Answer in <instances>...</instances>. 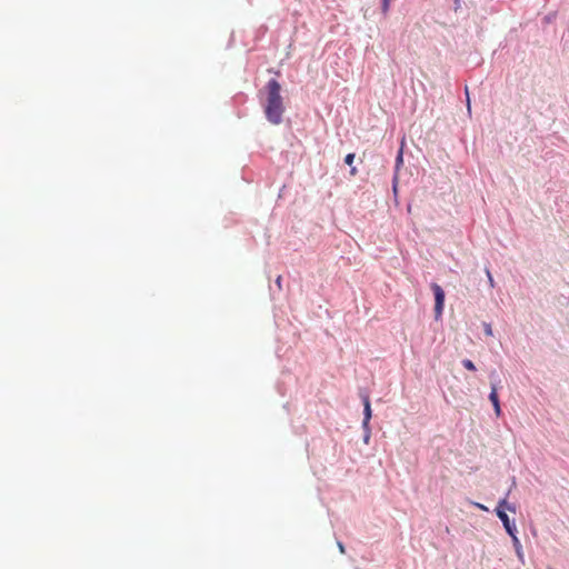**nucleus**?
I'll list each match as a JSON object with an SVG mask.
<instances>
[{"mask_svg":"<svg viewBox=\"0 0 569 569\" xmlns=\"http://www.w3.org/2000/svg\"><path fill=\"white\" fill-rule=\"evenodd\" d=\"M280 90L281 87L277 80L271 79L268 81L266 86L267 98L264 102V113L267 119L273 124H279L282 121V114L284 112Z\"/></svg>","mask_w":569,"mask_h":569,"instance_id":"obj_1","label":"nucleus"},{"mask_svg":"<svg viewBox=\"0 0 569 569\" xmlns=\"http://www.w3.org/2000/svg\"><path fill=\"white\" fill-rule=\"evenodd\" d=\"M505 508H507L508 510H510L512 512L516 511L515 507L509 506L507 500L502 499L497 507V510H496L497 516L502 521L503 527H505L506 531L508 532V535L512 537L515 545H519V540L516 536V527L513 525H511L509 517L505 511Z\"/></svg>","mask_w":569,"mask_h":569,"instance_id":"obj_2","label":"nucleus"},{"mask_svg":"<svg viewBox=\"0 0 569 569\" xmlns=\"http://www.w3.org/2000/svg\"><path fill=\"white\" fill-rule=\"evenodd\" d=\"M431 289L435 295V318L436 320H439L442 316L445 307V291L437 283H432Z\"/></svg>","mask_w":569,"mask_h":569,"instance_id":"obj_3","label":"nucleus"},{"mask_svg":"<svg viewBox=\"0 0 569 569\" xmlns=\"http://www.w3.org/2000/svg\"><path fill=\"white\" fill-rule=\"evenodd\" d=\"M363 421H362V427L363 429H368V426H369V422H370V419H371V406H370V399L368 396H365L363 397Z\"/></svg>","mask_w":569,"mask_h":569,"instance_id":"obj_4","label":"nucleus"},{"mask_svg":"<svg viewBox=\"0 0 569 569\" xmlns=\"http://www.w3.org/2000/svg\"><path fill=\"white\" fill-rule=\"evenodd\" d=\"M489 400L491 401L496 416L499 417L501 415L500 402L498 398L497 387L495 385L491 386V392L489 395Z\"/></svg>","mask_w":569,"mask_h":569,"instance_id":"obj_5","label":"nucleus"},{"mask_svg":"<svg viewBox=\"0 0 569 569\" xmlns=\"http://www.w3.org/2000/svg\"><path fill=\"white\" fill-rule=\"evenodd\" d=\"M462 366L467 369V370H470V371H475L476 370V366L475 363L469 360V359H465L462 360Z\"/></svg>","mask_w":569,"mask_h":569,"instance_id":"obj_6","label":"nucleus"},{"mask_svg":"<svg viewBox=\"0 0 569 569\" xmlns=\"http://www.w3.org/2000/svg\"><path fill=\"white\" fill-rule=\"evenodd\" d=\"M353 160H355V153H348L345 158V162L348 164V166H352L353 163Z\"/></svg>","mask_w":569,"mask_h":569,"instance_id":"obj_7","label":"nucleus"},{"mask_svg":"<svg viewBox=\"0 0 569 569\" xmlns=\"http://www.w3.org/2000/svg\"><path fill=\"white\" fill-rule=\"evenodd\" d=\"M486 274L488 277V281H489L490 287L493 288L495 287V280H493L489 269H486Z\"/></svg>","mask_w":569,"mask_h":569,"instance_id":"obj_8","label":"nucleus"},{"mask_svg":"<svg viewBox=\"0 0 569 569\" xmlns=\"http://www.w3.org/2000/svg\"><path fill=\"white\" fill-rule=\"evenodd\" d=\"M485 332H486L487 336H492L491 325H489V323L485 325Z\"/></svg>","mask_w":569,"mask_h":569,"instance_id":"obj_9","label":"nucleus"},{"mask_svg":"<svg viewBox=\"0 0 569 569\" xmlns=\"http://www.w3.org/2000/svg\"><path fill=\"white\" fill-rule=\"evenodd\" d=\"M390 0H383L382 2V11L386 13L389 10Z\"/></svg>","mask_w":569,"mask_h":569,"instance_id":"obj_10","label":"nucleus"},{"mask_svg":"<svg viewBox=\"0 0 569 569\" xmlns=\"http://www.w3.org/2000/svg\"><path fill=\"white\" fill-rule=\"evenodd\" d=\"M366 430V435H365V443H368L369 442V439H370V428L368 427V429H365Z\"/></svg>","mask_w":569,"mask_h":569,"instance_id":"obj_11","label":"nucleus"},{"mask_svg":"<svg viewBox=\"0 0 569 569\" xmlns=\"http://www.w3.org/2000/svg\"><path fill=\"white\" fill-rule=\"evenodd\" d=\"M402 162V151L399 152L397 158V164H400Z\"/></svg>","mask_w":569,"mask_h":569,"instance_id":"obj_12","label":"nucleus"},{"mask_svg":"<svg viewBox=\"0 0 569 569\" xmlns=\"http://www.w3.org/2000/svg\"><path fill=\"white\" fill-rule=\"evenodd\" d=\"M350 167H351V169H350V174H351V176H356V174H357V168H356V167H352V166H350Z\"/></svg>","mask_w":569,"mask_h":569,"instance_id":"obj_13","label":"nucleus"},{"mask_svg":"<svg viewBox=\"0 0 569 569\" xmlns=\"http://www.w3.org/2000/svg\"><path fill=\"white\" fill-rule=\"evenodd\" d=\"M338 547L341 553H345V546L341 542H338Z\"/></svg>","mask_w":569,"mask_h":569,"instance_id":"obj_14","label":"nucleus"},{"mask_svg":"<svg viewBox=\"0 0 569 569\" xmlns=\"http://www.w3.org/2000/svg\"><path fill=\"white\" fill-rule=\"evenodd\" d=\"M518 548H517V553L519 556V558H522V552L520 550V543L519 545H516Z\"/></svg>","mask_w":569,"mask_h":569,"instance_id":"obj_15","label":"nucleus"},{"mask_svg":"<svg viewBox=\"0 0 569 569\" xmlns=\"http://www.w3.org/2000/svg\"><path fill=\"white\" fill-rule=\"evenodd\" d=\"M476 507H478L479 509H482V510H487V508L485 506H482L481 503H475Z\"/></svg>","mask_w":569,"mask_h":569,"instance_id":"obj_16","label":"nucleus"},{"mask_svg":"<svg viewBox=\"0 0 569 569\" xmlns=\"http://www.w3.org/2000/svg\"><path fill=\"white\" fill-rule=\"evenodd\" d=\"M455 3H456V10H457L460 4V0H455Z\"/></svg>","mask_w":569,"mask_h":569,"instance_id":"obj_17","label":"nucleus"},{"mask_svg":"<svg viewBox=\"0 0 569 569\" xmlns=\"http://www.w3.org/2000/svg\"><path fill=\"white\" fill-rule=\"evenodd\" d=\"M277 283H278V284H279V283H281V277H278V279H277Z\"/></svg>","mask_w":569,"mask_h":569,"instance_id":"obj_18","label":"nucleus"}]
</instances>
